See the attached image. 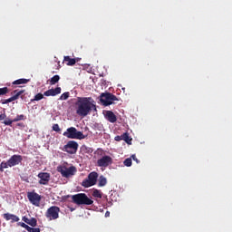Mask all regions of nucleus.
<instances>
[{"instance_id":"1","label":"nucleus","mask_w":232,"mask_h":232,"mask_svg":"<svg viewBox=\"0 0 232 232\" xmlns=\"http://www.w3.org/2000/svg\"><path fill=\"white\" fill-rule=\"evenodd\" d=\"M76 114L79 117H88L92 111H97L95 100L92 97H78L74 103Z\"/></svg>"},{"instance_id":"2","label":"nucleus","mask_w":232,"mask_h":232,"mask_svg":"<svg viewBox=\"0 0 232 232\" xmlns=\"http://www.w3.org/2000/svg\"><path fill=\"white\" fill-rule=\"evenodd\" d=\"M23 162V156L14 154L7 161H2L0 164V171H4L7 168H14L19 166Z\"/></svg>"},{"instance_id":"3","label":"nucleus","mask_w":232,"mask_h":232,"mask_svg":"<svg viewBox=\"0 0 232 232\" xmlns=\"http://www.w3.org/2000/svg\"><path fill=\"white\" fill-rule=\"evenodd\" d=\"M73 204L77 206H92L93 204V199L90 198L88 195L84 193H79L71 196Z\"/></svg>"},{"instance_id":"4","label":"nucleus","mask_w":232,"mask_h":232,"mask_svg":"<svg viewBox=\"0 0 232 232\" xmlns=\"http://www.w3.org/2000/svg\"><path fill=\"white\" fill-rule=\"evenodd\" d=\"M115 101H119V98L111 92H102L100 95V102L103 106H111V104H115Z\"/></svg>"},{"instance_id":"5","label":"nucleus","mask_w":232,"mask_h":232,"mask_svg":"<svg viewBox=\"0 0 232 232\" xmlns=\"http://www.w3.org/2000/svg\"><path fill=\"white\" fill-rule=\"evenodd\" d=\"M63 137L67 139H79L80 140L85 139L84 134L82 131L77 130L75 127H70L63 132Z\"/></svg>"},{"instance_id":"6","label":"nucleus","mask_w":232,"mask_h":232,"mask_svg":"<svg viewBox=\"0 0 232 232\" xmlns=\"http://www.w3.org/2000/svg\"><path fill=\"white\" fill-rule=\"evenodd\" d=\"M57 171L58 173H61L62 177L68 179L77 173V168H75V166H71L69 168H66L64 166H58Z\"/></svg>"},{"instance_id":"7","label":"nucleus","mask_w":232,"mask_h":232,"mask_svg":"<svg viewBox=\"0 0 232 232\" xmlns=\"http://www.w3.org/2000/svg\"><path fill=\"white\" fill-rule=\"evenodd\" d=\"M97 179H99V174L92 171L88 175L87 179H83L82 186L83 188H92V186H95V184H97Z\"/></svg>"},{"instance_id":"8","label":"nucleus","mask_w":232,"mask_h":232,"mask_svg":"<svg viewBox=\"0 0 232 232\" xmlns=\"http://www.w3.org/2000/svg\"><path fill=\"white\" fill-rule=\"evenodd\" d=\"M59 213H61V208L52 206L46 210L45 218L51 221L57 220V218H59Z\"/></svg>"},{"instance_id":"9","label":"nucleus","mask_w":232,"mask_h":232,"mask_svg":"<svg viewBox=\"0 0 232 232\" xmlns=\"http://www.w3.org/2000/svg\"><path fill=\"white\" fill-rule=\"evenodd\" d=\"M27 198H28L29 202L33 206H35L36 208H39V206H41V200H43V197L41 195L37 194V192H35V190L27 192Z\"/></svg>"},{"instance_id":"10","label":"nucleus","mask_w":232,"mask_h":232,"mask_svg":"<svg viewBox=\"0 0 232 232\" xmlns=\"http://www.w3.org/2000/svg\"><path fill=\"white\" fill-rule=\"evenodd\" d=\"M62 150L63 151L69 153V155H74V153H77V150H79V143L75 140H70Z\"/></svg>"},{"instance_id":"11","label":"nucleus","mask_w":232,"mask_h":232,"mask_svg":"<svg viewBox=\"0 0 232 232\" xmlns=\"http://www.w3.org/2000/svg\"><path fill=\"white\" fill-rule=\"evenodd\" d=\"M111 164H113V159L110 156H103L97 160L99 168H108Z\"/></svg>"},{"instance_id":"12","label":"nucleus","mask_w":232,"mask_h":232,"mask_svg":"<svg viewBox=\"0 0 232 232\" xmlns=\"http://www.w3.org/2000/svg\"><path fill=\"white\" fill-rule=\"evenodd\" d=\"M14 96L8 98L7 100H2L1 102L2 104H8L10 102H14V101H17V99H19V97H21V95H23V93H24V90H14L13 92Z\"/></svg>"},{"instance_id":"13","label":"nucleus","mask_w":232,"mask_h":232,"mask_svg":"<svg viewBox=\"0 0 232 232\" xmlns=\"http://www.w3.org/2000/svg\"><path fill=\"white\" fill-rule=\"evenodd\" d=\"M39 181L38 184L41 186H48V182H50V173L48 172H40L37 175Z\"/></svg>"},{"instance_id":"14","label":"nucleus","mask_w":232,"mask_h":232,"mask_svg":"<svg viewBox=\"0 0 232 232\" xmlns=\"http://www.w3.org/2000/svg\"><path fill=\"white\" fill-rule=\"evenodd\" d=\"M61 93V87H56L55 89H50L44 92L45 97H55V95H59Z\"/></svg>"},{"instance_id":"15","label":"nucleus","mask_w":232,"mask_h":232,"mask_svg":"<svg viewBox=\"0 0 232 232\" xmlns=\"http://www.w3.org/2000/svg\"><path fill=\"white\" fill-rule=\"evenodd\" d=\"M104 117L109 122H111L112 124L117 122V116L111 111H106Z\"/></svg>"},{"instance_id":"16","label":"nucleus","mask_w":232,"mask_h":232,"mask_svg":"<svg viewBox=\"0 0 232 232\" xmlns=\"http://www.w3.org/2000/svg\"><path fill=\"white\" fill-rule=\"evenodd\" d=\"M19 121H24V114L17 115L14 120H5L3 124H5V126H12L13 122H19Z\"/></svg>"},{"instance_id":"17","label":"nucleus","mask_w":232,"mask_h":232,"mask_svg":"<svg viewBox=\"0 0 232 232\" xmlns=\"http://www.w3.org/2000/svg\"><path fill=\"white\" fill-rule=\"evenodd\" d=\"M3 218H5V220H6V221L11 220L12 223L19 222V217H17L16 215H14V214H10V213L4 214Z\"/></svg>"},{"instance_id":"18","label":"nucleus","mask_w":232,"mask_h":232,"mask_svg":"<svg viewBox=\"0 0 232 232\" xmlns=\"http://www.w3.org/2000/svg\"><path fill=\"white\" fill-rule=\"evenodd\" d=\"M22 220L25 222V224H28L31 226V227H35L37 226V219L35 218H32L31 219L26 218V216H24L22 218Z\"/></svg>"},{"instance_id":"19","label":"nucleus","mask_w":232,"mask_h":232,"mask_svg":"<svg viewBox=\"0 0 232 232\" xmlns=\"http://www.w3.org/2000/svg\"><path fill=\"white\" fill-rule=\"evenodd\" d=\"M19 224H20L21 227H24L28 232H41V228H39V227L34 228L25 223H19Z\"/></svg>"},{"instance_id":"20","label":"nucleus","mask_w":232,"mask_h":232,"mask_svg":"<svg viewBox=\"0 0 232 232\" xmlns=\"http://www.w3.org/2000/svg\"><path fill=\"white\" fill-rule=\"evenodd\" d=\"M63 63H67V66H74L77 60H75V58H71L70 56H64Z\"/></svg>"},{"instance_id":"21","label":"nucleus","mask_w":232,"mask_h":232,"mask_svg":"<svg viewBox=\"0 0 232 232\" xmlns=\"http://www.w3.org/2000/svg\"><path fill=\"white\" fill-rule=\"evenodd\" d=\"M106 184H108V180L106 179V178L104 176H101L99 179V183H98L99 188H104V186H106Z\"/></svg>"},{"instance_id":"22","label":"nucleus","mask_w":232,"mask_h":232,"mask_svg":"<svg viewBox=\"0 0 232 232\" xmlns=\"http://www.w3.org/2000/svg\"><path fill=\"white\" fill-rule=\"evenodd\" d=\"M121 140H124L127 144H131V138H130L128 132L121 134Z\"/></svg>"},{"instance_id":"23","label":"nucleus","mask_w":232,"mask_h":232,"mask_svg":"<svg viewBox=\"0 0 232 232\" xmlns=\"http://www.w3.org/2000/svg\"><path fill=\"white\" fill-rule=\"evenodd\" d=\"M28 82H30V80L22 78L13 82V84H28Z\"/></svg>"},{"instance_id":"24","label":"nucleus","mask_w":232,"mask_h":232,"mask_svg":"<svg viewBox=\"0 0 232 232\" xmlns=\"http://www.w3.org/2000/svg\"><path fill=\"white\" fill-rule=\"evenodd\" d=\"M60 79H61V77L57 74L53 76L50 80L51 86H53V84H57V82H59Z\"/></svg>"},{"instance_id":"25","label":"nucleus","mask_w":232,"mask_h":232,"mask_svg":"<svg viewBox=\"0 0 232 232\" xmlns=\"http://www.w3.org/2000/svg\"><path fill=\"white\" fill-rule=\"evenodd\" d=\"M43 99H44V94L39 92L31 100V102H34V101H43Z\"/></svg>"},{"instance_id":"26","label":"nucleus","mask_w":232,"mask_h":232,"mask_svg":"<svg viewBox=\"0 0 232 232\" xmlns=\"http://www.w3.org/2000/svg\"><path fill=\"white\" fill-rule=\"evenodd\" d=\"M92 197L95 198H102V193L99 189H94L92 192Z\"/></svg>"},{"instance_id":"27","label":"nucleus","mask_w":232,"mask_h":232,"mask_svg":"<svg viewBox=\"0 0 232 232\" xmlns=\"http://www.w3.org/2000/svg\"><path fill=\"white\" fill-rule=\"evenodd\" d=\"M10 90L8 89V87H3L0 88V97L3 95H6V93H9Z\"/></svg>"},{"instance_id":"28","label":"nucleus","mask_w":232,"mask_h":232,"mask_svg":"<svg viewBox=\"0 0 232 232\" xmlns=\"http://www.w3.org/2000/svg\"><path fill=\"white\" fill-rule=\"evenodd\" d=\"M124 166H126L127 168H130L132 161H131V158H127L124 161H123Z\"/></svg>"},{"instance_id":"29","label":"nucleus","mask_w":232,"mask_h":232,"mask_svg":"<svg viewBox=\"0 0 232 232\" xmlns=\"http://www.w3.org/2000/svg\"><path fill=\"white\" fill-rule=\"evenodd\" d=\"M69 97H70V92H63L61 95L60 99L61 101H66Z\"/></svg>"},{"instance_id":"30","label":"nucleus","mask_w":232,"mask_h":232,"mask_svg":"<svg viewBox=\"0 0 232 232\" xmlns=\"http://www.w3.org/2000/svg\"><path fill=\"white\" fill-rule=\"evenodd\" d=\"M53 131H57V132H59V131H61V128L59 127V124H53Z\"/></svg>"},{"instance_id":"31","label":"nucleus","mask_w":232,"mask_h":232,"mask_svg":"<svg viewBox=\"0 0 232 232\" xmlns=\"http://www.w3.org/2000/svg\"><path fill=\"white\" fill-rule=\"evenodd\" d=\"M114 140H116V142H121V140H122V134L121 136H116Z\"/></svg>"},{"instance_id":"32","label":"nucleus","mask_w":232,"mask_h":232,"mask_svg":"<svg viewBox=\"0 0 232 232\" xmlns=\"http://www.w3.org/2000/svg\"><path fill=\"white\" fill-rule=\"evenodd\" d=\"M130 159H132V160H135V162H137V164H139V159H137V156H135V154H133V155H131L130 156Z\"/></svg>"},{"instance_id":"33","label":"nucleus","mask_w":232,"mask_h":232,"mask_svg":"<svg viewBox=\"0 0 232 232\" xmlns=\"http://www.w3.org/2000/svg\"><path fill=\"white\" fill-rule=\"evenodd\" d=\"M6 119V113L0 114V121H5Z\"/></svg>"},{"instance_id":"34","label":"nucleus","mask_w":232,"mask_h":232,"mask_svg":"<svg viewBox=\"0 0 232 232\" xmlns=\"http://www.w3.org/2000/svg\"><path fill=\"white\" fill-rule=\"evenodd\" d=\"M105 217H110V212H109V211H107V212L105 213Z\"/></svg>"},{"instance_id":"35","label":"nucleus","mask_w":232,"mask_h":232,"mask_svg":"<svg viewBox=\"0 0 232 232\" xmlns=\"http://www.w3.org/2000/svg\"><path fill=\"white\" fill-rule=\"evenodd\" d=\"M17 126H23V123H17Z\"/></svg>"}]
</instances>
